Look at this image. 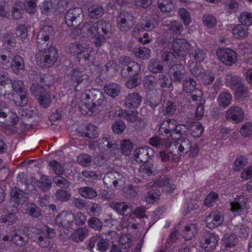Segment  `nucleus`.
<instances>
[{
    "instance_id": "4468645a",
    "label": "nucleus",
    "mask_w": 252,
    "mask_h": 252,
    "mask_svg": "<svg viewBox=\"0 0 252 252\" xmlns=\"http://www.w3.org/2000/svg\"><path fill=\"white\" fill-rule=\"evenodd\" d=\"M10 199L14 202V205L16 204V207H18L19 205H22L27 202L28 195L24 191L14 188L10 192Z\"/></svg>"
},
{
    "instance_id": "2f4dec72",
    "label": "nucleus",
    "mask_w": 252,
    "mask_h": 252,
    "mask_svg": "<svg viewBox=\"0 0 252 252\" xmlns=\"http://www.w3.org/2000/svg\"><path fill=\"white\" fill-rule=\"evenodd\" d=\"M222 241L224 247L232 248L238 244V239L234 234L226 233L223 235Z\"/></svg>"
},
{
    "instance_id": "4d7b16f0",
    "label": "nucleus",
    "mask_w": 252,
    "mask_h": 252,
    "mask_svg": "<svg viewBox=\"0 0 252 252\" xmlns=\"http://www.w3.org/2000/svg\"><path fill=\"white\" fill-rule=\"evenodd\" d=\"M203 130V128L202 125L198 122L193 123L190 126V134L194 137H200Z\"/></svg>"
},
{
    "instance_id": "5701e85b",
    "label": "nucleus",
    "mask_w": 252,
    "mask_h": 252,
    "mask_svg": "<svg viewBox=\"0 0 252 252\" xmlns=\"http://www.w3.org/2000/svg\"><path fill=\"white\" fill-rule=\"evenodd\" d=\"M176 123V121L173 119H168L164 121L159 126V132L161 134L163 133L166 134L172 133V132L177 126Z\"/></svg>"
},
{
    "instance_id": "72a5a7b5",
    "label": "nucleus",
    "mask_w": 252,
    "mask_h": 252,
    "mask_svg": "<svg viewBox=\"0 0 252 252\" xmlns=\"http://www.w3.org/2000/svg\"><path fill=\"white\" fill-rule=\"evenodd\" d=\"M11 60L12 61L10 64L12 70L15 73L18 74L20 70L24 69V61L20 56L18 55L13 56Z\"/></svg>"
},
{
    "instance_id": "9b49d317",
    "label": "nucleus",
    "mask_w": 252,
    "mask_h": 252,
    "mask_svg": "<svg viewBox=\"0 0 252 252\" xmlns=\"http://www.w3.org/2000/svg\"><path fill=\"white\" fill-rule=\"evenodd\" d=\"M244 112L238 106H232L226 111L225 118L228 121H232L235 124H238L244 118Z\"/></svg>"
},
{
    "instance_id": "c9c22d12",
    "label": "nucleus",
    "mask_w": 252,
    "mask_h": 252,
    "mask_svg": "<svg viewBox=\"0 0 252 252\" xmlns=\"http://www.w3.org/2000/svg\"><path fill=\"white\" fill-rule=\"evenodd\" d=\"M139 169V172L143 177L149 176L154 174L156 171V168L151 163H145Z\"/></svg>"
},
{
    "instance_id": "bf43d9fd",
    "label": "nucleus",
    "mask_w": 252,
    "mask_h": 252,
    "mask_svg": "<svg viewBox=\"0 0 252 252\" xmlns=\"http://www.w3.org/2000/svg\"><path fill=\"white\" fill-rule=\"evenodd\" d=\"M77 162L84 167H88L92 164V157L86 154H83L77 157Z\"/></svg>"
},
{
    "instance_id": "6e6d98bb",
    "label": "nucleus",
    "mask_w": 252,
    "mask_h": 252,
    "mask_svg": "<svg viewBox=\"0 0 252 252\" xmlns=\"http://www.w3.org/2000/svg\"><path fill=\"white\" fill-rule=\"evenodd\" d=\"M31 90L32 94L36 98L48 93L46 89H44L43 87L39 85L38 84H33L31 87Z\"/></svg>"
},
{
    "instance_id": "c03bdc74",
    "label": "nucleus",
    "mask_w": 252,
    "mask_h": 252,
    "mask_svg": "<svg viewBox=\"0 0 252 252\" xmlns=\"http://www.w3.org/2000/svg\"><path fill=\"white\" fill-rule=\"evenodd\" d=\"M50 39L44 37L41 34H37L36 38L37 47L39 52L47 49L49 46Z\"/></svg>"
},
{
    "instance_id": "f8f14e48",
    "label": "nucleus",
    "mask_w": 252,
    "mask_h": 252,
    "mask_svg": "<svg viewBox=\"0 0 252 252\" xmlns=\"http://www.w3.org/2000/svg\"><path fill=\"white\" fill-rule=\"evenodd\" d=\"M171 148L177 151V156L183 155L190 151L191 145L188 139L181 138L177 141H173L171 144Z\"/></svg>"
},
{
    "instance_id": "c85d7f7f",
    "label": "nucleus",
    "mask_w": 252,
    "mask_h": 252,
    "mask_svg": "<svg viewBox=\"0 0 252 252\" xmlns=\"http://www.w3.org/2000/svg\"><path fill=\"white\" fill-rule=\"evenodd\" d=\"M163 68L162 63L159 60L152 59L148 63V69L153 73H161Z\"/></svg>"
},
{
    "instance_id": "393cba45",
    "label": "nucleus",
    "mask_w": 252,
    "mask_h": 252,
    "mask_svg": "<svg viewBox=\"0 0 252 252\" xmlns=\"http://www.w3.org/2000/svg\"><path fill=\"white\" fill-rule=\"evenodd\" d=\"M197 232V225L191 223L185 226L184 230L182 231V236L185 240H189L194 237Z\"/></svg>"
},
{
    "instance_id": "412c9836",
    "label": "nucleus",
    "mask_w": 252,
    "mask_h": 252,
    "mask_svg": "<svg viewBox=\"0 0 252 252\" xmlns=\"http://www.w3.org/2000/svg\"><path fill=\"white\" fill-rule=\"evenodd\" d=\"M142 101V97L137 93H131L126 96L125 104L127 108L136 107Z\"/></svg>"
},
{
    "instance_id": "09e8293b",
    "label": "nucleus",
    "mask_w": 252,
    "mask_h": 252,
    "mask_svg": "<svg viewBox=\"0 0 252 252\" xmlns=\"http://www.w3.org/2000/svg\"><path fill=\"white\" fill-rule=\"evenodd\" d=\"M88 225L94 230L100 231L102 229L103 222L97 217L92 216L88 220Z\"/></svg>"
},
{
    "instance_id": "864d4df0",
    "label": "nucleus",
    "mask_w": 252,
    "mask_h": 252,
    "mask_svg": "<svg viewBox=\"0 0 252 252\" xmlns=\"http://www.w3.org/2000/svg\"><path fill=\"white\" fill-rule=\"evenodd\" d=\"M12 90L14 92L13 94H21L26 92L24 83L19 80H11L10 83Z\"/></svg>"
},
{
    "instance_id": "de8ad7c7",
    "label": "nucleus",
    "mask_w": 252,
    "mask_h": 252,
    "mask_svg": "<svg viewBox=\"0 0 252 252\" xmlns=\"http://www.w3.org/2000/svg\"><path fill=\"white\" fill-rule=\"evenodd\" d=\"M56 199L60 202H67L70 200L71 197V193L67 190L59 189L55 193Z\"/></svg>"
},
{
    "instance_id": "423d86ee",
    "label": "nucleus",
    "mask_w": 252,
    "mask_h": 252,
    "mask_svg": "<svg viewBox=\"0 0 252 252\" xmlns=\"http://www.w3.org/2000/svg\"><path fill=\"white\" fill-rule=\"evenodd\" d=\"M133 20V16L131 13L126 11L121 12L116 19L117 27L120 31L127 32L134 26Z\"/></svg>"
},
{
    "instance_id": "2eb2a0df",
    "label": "nucleus",
    "mask_w": 252,
    "mask_h": 252,
    "mask_svg": "<svg viewBox=\"0 0 252 252\" xmlns=\"http://www.w3.org/2000/svg\"><path fill=\"white\" fill-rule=\"evenodd\" d=\"M222 217L219 211L211 212L205 219L207 226L210 229L218 226L222 223Z\"/></svg>"
},
{
    "instance_id": "1a4fd4ad",
    "label": "nucleus",
    "mask_w": 252,
    "mask_h": 252,
    "mask_svg": "<svg viewBox=\"0 0 252 252\" xmlns=\"http://www.w3.org/2000/svg\"><path fill=\"white\" fill-rule=\"evenodd\" d=\"M154 155V150L147 146L137 148L133 152L134 158L136 162L139 163L146 162Z\"/></svg>"
},
{
    "instance_id": "c756f323",
    "label": "nucleus",
    "mask_w": 252,
    "mask_h": 252,
    "mask_svg": "<svg viewBox=\"0 0 252 252\" xmlns=\"http://www.w3.org/2000/svg\"><path fill=\"white\" fill-rule=\"evenodd\" d=\"M177 110L176 103L172 101L164 102L161 107V113L164 116H172Z\"/></svg>"
},
{
    "instance_id": "a878e982",
    "label": "nucleus",
    "mask_w": 252,
    "mask_h": 252,
    "mask_svg": "<svg viewBox=\"0 0 252 252\" xmlns=\"http://www.w3.org/2000/svg\"><path fill=\"white\" fill-rule=\"evenodd\" d=\"M12 101L15 105L18 107H24L28 103V97L27 93H23L21 94H12Z\"/></svg>"
},
{
    "instance_id": "f704fd0d",
    "label": "nucleus",
    "mask_w": 252,
    "mask_h": 252,
    "mask_svg": "<svg viewBox=\"0 0 252 252\" xmlns=\"http://www.w3.org/2000/svg\"><path fill=\"white\" fill-rule=\"evenodd\" d=\"M78 193L82 197L90 199H94L97 196V193L95 190L89 187L80 188L78 189Z\"/></svg>"
},
{
    "instance_id": "dca6fc26",
    "label": "nucleus",
    "mask_w": 252,
    "mask_h": 252,
    "mask_svg": "<svg viewBox=\"0 0 252 252\" xmlns=\"http://www.w3.org/2000/svg\"><path fill=\"white\" fill-rule=\"evenodd\" d=\"M171 74V80L175 83H181L184 78L185 69L184 66L181 64H176L170 68Z\"/></svg>"
},
{
    "instance_id": "052dcab7",
    "label": "nucleus",
    "mask_w": 252,
    "mask_h": 252,
    "mask_svg": "<svg viewBox=\"0 0 252 252\" xmlns=\"http://www.w3.org/2000/svg\"><path fill=\"white\" fill-rule=\"evenodd\" d=\"M3 45L7 48L14 47L16 45V37L12 33H7L4 36Z\"/></svg>"
},
{
    "instance_id": "b1692460",
    "label": "nucleus",
    "mask_w": 252,
    "mask_h": 252,
    "mask_svg": "<svg viewBox=\"0 0 252 252\" xmlns=\"http://www.w3.org/2000/svg\"><path fill=\"white\" fill-rule=\"evenodd\" d=\"M116 114L119 117L123 118L128 122L131 123L136 121L138 118V112L136 111L120 110L118 111Z\"/></svg>"
},
{
    "instance_id": "4be33fe9",
    "label": "nucleus",
    "mask_w": 252,
    "mask_h": 252,
    "mask_svg": "<svg viewBox=\"0 0 252 252\" xmlns=\"http://www.w3.org/2000/svg\"><path fill=\"white\" fill-rule=\"evenodd\" d=\"M12 240L18 246H24L28 242V237L27 235L22 233V231L20 229L15 230L13 235L11 236Z\"/></svg>"
},
{
    "instance_id": "39448f33",
    "label": "nucleus",
    "mask_w": 252,
    "mask_h": 252,
    "mask_svg": "<svg viewBox=\"0 0 252 252\" xmlns=\"http://www.w3.org/2000/svg\"><path fill=\"white\" fill-rule=\"evenodd\" d=\"M103 181L107 188H116L124 184V177L123 174L117 171H109L104 175Z\"/></svg>"
},
{
    "instance_id": "e433bc0d",
    "label": "nucleus",
    "mask_w": 252,
    "mask_h": 252,
    "mask_svg": "<svg viewBox=\"0 0 252 252\" xmlns=\"http://www.w3.org/2000/svg\"><path fill=\"white\" fill-rule=\"evenodd\" d=\"M196 86V81L190 76L187 77L183 82V90L187 93H192Z\"/></svg>"
},
{
    "instance_id": "774afa93",
    "label": "nucleus",
    "mask_w": 252,
    "mask_h": 252,
    "mask_svg": "<svg viewBox=\"0 0 252 252\" xmlns=\"http://www.w3.org/2000/svg\"><path fill=\"white\" fill-rule=\"evenodd\" d=\"M200 78L202 79V83L204 85H207L214 81L215 75L212 71L208 70L203 73Z\"/></svg>"
},
{
    "instance_id": "7c9ffc66",
    "label": "nucleus",
    "mask_w": 252,
    "mask_h": 252,
    "mask_svg": "<svg viewBox=\"0 0 252 252\" xmlns=\"http://www.w3.org/2000/svg\"><path fill=\"white\" fill-rule=\"evenodd\" d=\"M246 199L244 196H240L235 198L231 203V211L233 212H239L246 207Z\"/></svg>"
},
{
    "instance_id": "6ab92c4d",
    "label": "nucleus",
    "mask_w": 252,
    "mask_h": 252,
    "mask_svg": "<svg viewBox=\"0 0 252 252\" xmlns=\"http://www.w3.org/2000/svg\"><path fill=\"white\" fill-rule=\"evenodd\" d=\"M87 75L82 72L75 69H73L70 74V80L71 84L75 87L76 91H79L80 88L78 89L77 87L82 83L84 84L87 78Z\"/></svg>"
},
{
    "instance_id": "ddd939ff",
    "label": "nucleus",
    "mask_w": 252,
    "mask_h": 252,
    "mask_svg": "<svg viewBox=\"0 0 252 252\" xmlns=\"http://www.w3.org/2000/svg\"><path fill=\"white\" fill-rule=\"evenodd\" d=\"M158 158L163 163H171L179 161L180 157L177 156V151L174 148H171V144L168 150L160 151L158 152Z\"/></svg>"
},
{
    "instance_id": "0eeeda50",
    "label": "nucleus",
    "mask_w": 252,
    "mask_h": 252,
    "mask_svg": "<svg viewBox=\"0 0 252 252\" xmlns=\"http://www.w3.org/2000/svg\"><path fill=\"white\" fill-rule=\"evenodd\" d=\"M200 242L202 248L209 252L216 249L218 237L214 233L205 230L202 232Z\"/></svg>"
},
{
    "instance_id": "a19ab883",
    "label": "nucleus",
    "mask_w": 252,
    "mask_h": 252,
    "mask_svg": "<svg viewBox=\"0 0 252 252\" xmlns=\"http://www.w3.org/2000/svg\"><path fill=\"white\" fill-rule=\"evenodd\" d=\"M158 8L162 12H170L174 9V5L172 0H158Z\"/></svg>"
},
{
    "instance_id": "a18cd8bd",
    "label": "nucleus",
    "mask_w": 252,
    "mask_h": 252,
    "mask_svg": "<svg viewBox=\"0 0 252 252\" xmlns=\"http://www.w3.org/2000/svg\"><path fill=\"white\" fill-rule=\"evenodd\" d=\"M187 128L185 125H178L174 129V130L170 134V136L172 139H180L183 138L186 135V130Z\"/></svg>"
},
{
    "instance_id": "20e7f679",
    "label": "nucleus",
    "mask_w": 252,
    "mask_h": 252,
    "mask_svg": "<svg viewBox=\"0 0 252 252\" xmlns=\"http://www.w3.org/2000/svg\"><path fill=\"white\" fill-rule=\"evenodd\" d=\"M83 11L80 7L68 9L64 15L65 22L68 27L77 28L84 20Z\"/></svg>"
},
{
    "instance_id": "0e129e2a",
    "label": "nucleus",
    "mask_w": 252,
    "mask_h": 252,
    "mask_svg": "<svg viewBox=\"0 0 252 252\" xmlns=\"http://www.w3.org/2000/svg\"><path fill=\"white\" fill-rule=\"evenodd\" d=\"M53 181L61 188L65 189L69 187L70 184L66 179L61 176L54 177Z\"/></svg>"
},
{
    "instance_id": "37998d69",
    "label": "nucleus",
    "mask_w": 252,
    "mask_h": 252,
    "mask_svg": "<svg viewBox=\"0 0 252 252\" xmlns=\"http://www.w3.org/2000/svg\"><path fill=\"white\" fill-rule=\"evenodd\" d=\"M241 78L230 72L226 74L225 81L227 86L232 89H234L238 86L241 82Z\"/></svg>"
},
{
    "instance_id": "5fc2aeb1",
    "label": "nucleus",
    "mask_w": 252,
    "mask_h": 252,
    "mask_svg": "<svg viewBox=\"0 0 252 252\" xmlns=\"http://www.w3.org/2000/svg\"><path fill=\"white\" fill-rule=\"evenodd\" d=\"M23 5L26 11L30 14H34L36 11V0H24Z\"/></svg>"
},
{
    "instance_id": "f03ea898",
    "label": "nucleus",
    "mask_w": 252,
    "mask_h": 252,
    "mask_svg": "<svg viewBox=\"0 0 252 252\" xmlns=\"http://www.w3.org/2000/svg\"><path fill=\"white\" fill-rule=\"evenodd\" d=\"M86 107L92 114L96 113L98 110V107L105 105L106 102L104 94L99 90L92 89L88 90L83 94Z\"/></svg>"
},
{
    "instance_id": "13d9d810",
    "label": "nucleus",
    "mask_w": 252,
    "mask_h": 252,
    "mask_svg": "<svg viewBox=\"0 0 252 252\" xmlns=\"http://www.w3.org/2000/svg\"><path fill=\"white\" fill-rule=\"evenodd\" d=\"M113 209L120 214H124L127 210H132V206L130 203L125 202L116 203L113 206Z\"/></svg>"
},
{
    "instance_id": "6e6552de",
    "label": "nucleus",
    "mask_w": 252,
    "mask_h": 252,
    "mask_svg": "<svg viewBox=\"0 0 252 252\" xmlns=\"http://www.w3.org/2000/svg\"><path fill=\"white\" fill-rule=\"evenodd\" d=\"M217 55L220 61L226 65H231L237 59L235 51L231 49L220 48L217 50Z\"/></svg>"
},
{
    "instance_id": "bb28decb",
    "label": "nucleus",
    "mask_w": 252,
    "mask_h": 252,
    "mask_svg": "<svg viewBox=\"0 0 252 252\" xmlns=\"http://www.w3.org/2000/svg\"><path fill=\"white\" fill-rule=\"evenodd\" d=\"M96 32L100 34L101 32L104 35L110 34L112 32L111 24L104 20H99L96 22Z\"/></svg>"
},
{
    "instance_id": "4c0bfd02",
    "label": "nucleus",
    "mask_w": 252,
    "mask_h": 252,
    "mask_svg": "<svg viewBox=\"0 0 252 252\" xmlns=\"http://www.w3.org/2000/svg\"><path fill=\"white\" fill-rule=\"evenodd\" d=\"M88 16L93 19H98L103 14V9L102 6L99 5H94L88 8Z\"/></svg>"
},
{
    "instance_id": "680f3d73",
    "label": "nucleus",
    "mask_w": 252,
    "mask_h": 252,
    "mask_svg": "<svg viewBox=\"0 0 252 252\" xmlns=\"http://www.w3.org/2000/svg\"><path fill=\"white\" fill-rule=\"evenodd\" d=\"M218 199L219 195L217 193L213 191L211 192L206 197L204 204L207 207H211L214 205Z\"/></svg>"
},
{
    "instance_id": "338daca9",
    "label": "nucleus",
    "mask_w": 252,
    "mask_h": 252,
    "mask_svg": "<svg viewBox=\"0 0 252 252\" xmlns=\"http://www.w3.org/2000/svg\"><path fill=\"white\" fill-rule=\"evenodd\" d=\"M32 28L26 25H20L16 29L15 33L17 36L24 39L28 36V30Z\"/></svg>"
},
{
    "instance_id": "8fccbe9b",
    "label": "nucleus",
    "mask_w": 252,
    "mask_h": 252,
    "mask_svg": "<svg viewBox=\"0 0 252 252\" xmlns=\"http://www.w3.org/2000/svg\"><path fill=\"white\" fill-rule=\"evenodd\" d=\"M238 19L241 24L246 27H249L252 25V14L249 12H242L240 14Z\"/></svg>"
},
{
    "instance_id": "aec40b11",
    "label": "nucleus",
    "mask_w": 252,
    "mask_h": 252,
    "mask_svg": "<svg viewBox=\"0 0 252 252\" xmlns=\"http://www.w3.org/2000/svg\"><path fill=\"white\" fill-rule=\"evenodd\" d=\"M31 182L36 184L37 186L43 192H47L52 187L51 180L48 176L42 175L39 180H36L33 178L30 179Z\"/></svg>"
},
{
    "instance_id": "e2e57ef3",
    "label": "nucleus",
    "mask_w": 252,
    "mask_h": 252,
    "mask_svg": "<svg viewBox=\"0 0 252 252\" xmlns=\"http://www.w3.org/2000/svg\"><path fill=\"white\" fill-rule=\"evenodd\" d=\"M149 142L152 146L157 148H162L164 146L166 147L168 145V143L165 139L160 138L157 136L150 138Z\"/></svg>"
},
{
    "instance_id": "79ce46f5",
    "label": "nucleus",
    "mask_w": 252,
    "mask_h": 252,
    "mask_svg": "<svg viewBox=\"0 0 252 252\" xmlns=\"http://www.w3.org/2000/svg\"><path fill=\"white\" fill-rule=\"evenodd\" d=\"M133 53L135 57L142 60L148 59L151 55V51L146 47L134 48Z\"/></svg>"
},
{
    "instance_id": "3c124183",
    "label": "nucleus",
    "mask_w": 252,
    "mask_h": 252,
    "mask_svg": "<svg viewBox=\"0 0 252 252\" xmlns=\"http://www.w3.org/2000/svg\"><path fill=\"white\" fill-rule=\"evenodd\" d=\"M139 192L138 188L136 186L129 185L124 188L123 195L127 198L135 197Z\"/></svg>"
},
{
    "instance_id": "f257e3e1",
    "label": "nucleus",
    "mask_w": 252,
    "mask_h": 252,
    "mask_svg": "<svg viewBox=\"0 0 252 252\" xmlns=\"http://www.w3.org/2000/svg\"><path fill=\"white\" fill-rule=\"evenodd\" d=\"M29 234L30 238L42 248H47L51 245L50 239L55 236V231L52 228L43 227L41 229L31 227Z\"/></svg>"
},
{
    "instance_id": "7ed1b4c3",
    "label": "nucleus",
    "mask_w": 252,
    "mask_h": 252,
    "mask_svg": "<svg viewBox=\"0 0 252 252\" xmlns=\"http://www.w3.org/2000/svg\"><path fill=\"white\" fill-rule=\"evenodd\" d=\"M58 53L57 50L52 46H49L47 49L38 53L36 59L37 62L45 66L51 67L57 60Z\"/></svg>"
},
{
    "instance_id": "69168bd1",
    "label": "nucleus",
    "mask_w": 252,
    "mask_h": 252,
    "mask_svg": "<svg viewBox=\"0 0 252 252\" xmlns=\"http://www.w3.org/2000/svg\"><path fill=\"white\" fill-rule=\"evenodd\" d=\"M50 169L58 175H62L64 173V170L61 164L57 160H52L49 163Z\"/></svg>"
},
{
    "instance_id": "49530a36",
    "label": "nucleus",
    "mask_w": 252,
    "mask_h": 252,
    "mask_svg": "<svg viewBox=\"0 0 252 252\" xmlns=\"http://www.w3.org/2000/svg\"><path fill=\"white\" fill-rule=\"evenodd\" d=\"M191 55L197 62H202L206 57V53L204 50L195 46V44L193 45V48L191 50Z\"/></svg>"
},
{
    "instance_id": "cd10ccee",
    "label": "nucleus",
    "mask_w": 252,
    "mask_h": 252,
    "mask_svg": "<svg viewBox=\"0 0 252 252\" xmlns=\"http://www.w3.org/2000/svg\"><path fill=\"white\" fill-rule=\"evenodd\" d=\"M232 33L236 38H244L248 35V28L242 24H237L233 27Z\"/></svg>"
},
{
    "instance_id": "473e14b6",
    "label": "nucleus",
    "mask_w": 252,
    "mask_h": 252,
    "mask_svg": "<svg viewBox=\"0 0 252 252\" xmlns=\"http://www.w3.org/2000/svg\"><path fill=\"white\" fill-rule=\"evenodd\" d=\"M89 230L85 227H79L75 230L72 234L71 239L75 242H82L88 235Z\"/></svg>"
},
{
    "instance_id": "58836bf2",
    "label": "nucleus",
    "mask_w": 252,
    "mask_h": 252,
    "mask_svg": "<svg viewBox=\"0 0 252 252\" xmlns=\"http://www.w3.org/2000/svg\"><path fill=\"white\" fill-rule=\"evenodd\" d=\"M231 100V94L226 92L220 94L217 99L219 105L224 108H226L230 104Z\"/></svg>"
},
{
    "instance_id": "603ef678",
    "label": "nucleus",
    "mask_w": 252,
    "mask_h": 252,
    "mask_svg": "<svg viewBox=\"0 0 252 252\" xmlns=\"http://www.w3.org/2000/svg\"><path fill=\"white\" fill-rule=\"evenodd\" d=\"M23 11L22 2L20 1L15 2L13 6L11 11L13 18L16 20L19 19L21 18Z\"/></svg>"
},
{
    "instance_id": "f3484780",
    "label": "nucleus",
    "mask_w": 252,
    "mask_h": 252,
    "mask_svg": "<svg viewBox=\"0 0 252 252\" xmlns=\"http://www.w3.org/2000/svg\"><path fill=\"white\" fill-rule=\"evenodd\" d=\"M141 70V65L136 62L129 64L128 66L122 68L121 71L122 76L124 78H127L132 76L137 75Z\"/></svg>"
},
{
    "instance_id": "9d476101",
    "label": "nucleus",
    "mask_w": 252,
    "mask_h": 252,
    "mask_svg": "<svg viewBox=\"0 0 252 252\" xmlns=\"http://www.w3.org/2000/svg\"><path fill=\"white\" fill-rule=\"evenodd\" d=\"M73 214L66 211H63L59 214L55 219V224L60 227L70 228L73 223Z\"/></svg>"
},
{
    "instance_id": "a211bd4d",
    "label": "nucleus",
    "mask_w": 252,
    "mask_h": 252,
    "mask_svg": "<svg viewBox=\"0 0 252 252\" xmlns=\"http://www.w3.org/2000/svg\"><path fill=\"white\" fill-rule=\"evenodd\" d=\"M194 44V43H189L185 39H178L173 42L172 49L176 53L183 51H191L193 48V45Z\"/></svg>"
},
{
    "instance_id": "ea45409f",
    "label": "nucleus",
    "mask_w": 252,
    "mask_h": 252,
    "mask_svg": "<svg viewBox=\"0 0 252 252\" xmlns=\"http://www.w3.org/2000/svg\"><path fill=\"white\" fill-rule=\"evenodd\" d=\"M105 93L109 95L115 97L118 96L121 91V87L117 84L111 83L104 87Z\"/></svg>"
}]
</instances>
